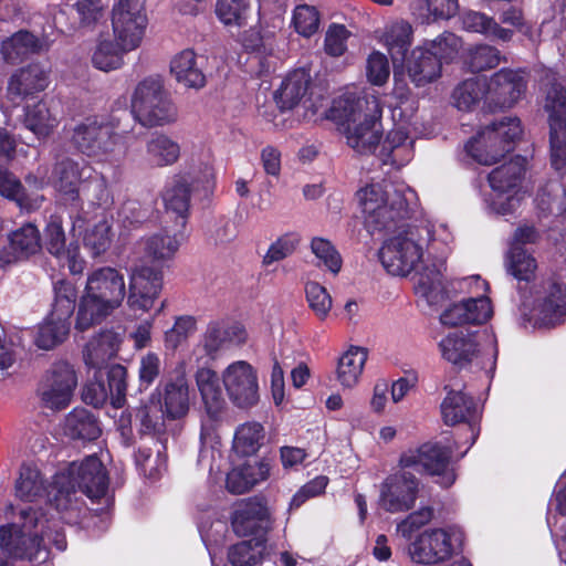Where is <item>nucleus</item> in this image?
Returning a JSON list of instances; mask_svg holds the SVG:
<instances>
[{"mask_svg": "<svg viewBox=\"0 0 566 566\" xmlns=\"http://www.w3.org/2000/svg\"><path fill=\"white\" fill-rule=\"evenodd\" d=\"M77 385L74 368L66 361H57L45 373L38 387L41 405L51 410L65 409Z\"/></svg>", "mask_w": 566, "mask_h": 566, "instance_id": "nucleus-14", "label": "nucleus"}, {"mask_svg": "<svg viewBox=\"0 0 566 566\" xmlns=\"http://www.w3.org/2000/svg\"><path fill=\"white\" fill-rule=\"evenodd\" d=\"M160 397L159 406L168 420H179L188 415L191 400L189 385L185 377L167 382Z\"/></svg>", "mask_w": 566, "mask_h": 566, "instance_id": "nucleus-34", "label": "nucleus"}, {"mask_svg": "<svg viewBox=\"0 0 566 566\" xmlns=\"http://www.w3.org/2000/svg\"><path fill=\"white\" fill-rule=\"evenodd\" d=\"M195 379L207 413L212 419H217L227 407L217 373L211 368L200 367L196 371Z\"/></svg>", "mask_w": 566, "mask_h": 566, "instance_id": "nucleus-32", "label": "nucleus"}, {"mask_svg": "<svg viewBox=\"0 0 566 566\" xmlns=\"http://www.w3.org/2000/svg\"><path fill=\"white\" fill-rule=\"evenodd\" d=\"M441 413L446 424L467 423L470 430L469 447H472L480 433L481 410L472 397L462 390H450L441 403Z\"/></svg>", "mask_w": 566, "mask_h": 566, "instance_id": "nucleus-23", "label": "nucleus"}, {"mask_svg": "<svg viewBox=\"0 0 566 566\" xmlns=\"http://www.w3.org/2000/svg\"><path fill=\"white\" fill-rule=\"evenodd\" d=\"M60 119L48 101L41 99L24 108L23 125L38 138H48L59 126Z\"/></svg>", "mask_w": 566, "mask_h": 566, "instance_id": "nucleus-38", "label": "nucleus"}, {"mask_svg": "<svg viewBox=\"0 0 566 566\" xmlns=\"http://www.w3.org/2000/svg\"><path fill=\"white\" fill-rule=\"evenodd\" d=\"M543 107L548 115V123L566 120V87L555 74L547 73L543 78Z\"/></svg>", "mask_w": 566, "mask_h": 566, "instance_id": "nucleus-44", "label": "nucleus"}, {"mask_svg": "<svg viewBox=\"0 0 566 566\" xmlns=\"http://www.w3.org/2000/svg\"><path fill=\"white\" fill-rule=\"evenodd\" d=\"M264 428L259 422H245L240 424L233 437V451L241 457L255 454L262 447Z\"/></svg>", "mask_w": 566, "mask_h": 566, "instance_id": "nucleus-50", "label": "nucleus"}, {"mask_svg": "<svg viewBox=\"0 0 566 566\" xmlns=\"http://www.w3.org/2000/svg\"><path fill=\"white\" fill-rule=\"evenodd\" d=\"M50 83L49 71L41 64H29L17 70L8 83V94L18 98L44 91Z\"/></svg>", "mask_w": 566, "mask_h": 566, "instance_id": "nucleus-30", "label": "nucleus"}, {"mask_svg": "<svg viewBox=\"0 0 566 566\" xmlns=\"http://www.w3.org/2000/svg\"><path fill=\"white\" fill-rule=\"evenodd\" d=\"M192 178L176 176L163 192V201L167 212L176 214L178 228H185L190 207V185Z\"/></svg>", "mask_w": 566, "mask_h": 566, "instance_id": "nucleus-37", "label": "nucleus"}, {"mask_svg": "<svg viewBox=\"0 0 566 566\" xmlns=\"http://www.w3.org/2000/svg\"><path fill=\"white\" fill-rule=\"evenodd\" d=\"M10 247L15 256H29L41 249V237L33 223H25L9 235Z\"/></svg>", "mask_w": 566, "mask_h": 566, "instance_id": "nucleus-56", "label": "nucleus"}, {"mask_svg": "<svg viewBox=\"0 0 566 566\" xmlns=\"http://www.w3.org/2000/svg\"><path fill=\"white\" fill-rule=\"evenodd\" d=\"M478 334L468 331L449 333L439 342L442 357L452 365L464 367L470 364L480 352Z\"/></svg>", "mask_w": 566, "mask_h": 566, "instance_id": "nucleus-25", "label": "nucleus"}, {"mask_svg": "<svg viewBox=\"0 0 566 566\" xmlns=\"http://www.w3.org/2000/svg\"><path fill=\"white\" fill-rule=\"evenodd\" d=\"M463 541L464 533L457 525L428 527L410 541L407 555L415 564L446 563L462 546Z\"/></svg>", "mask_w": 566, "mask_h": 566, "instance_id": "nucleus-7", "label": "nucleus"}, {"mask_svg": "<svg viewBox=\"0 0 566 566\" xmlns=\"http://www.w3.org/2000/svg\"><path fill=\"white\" fill-rule=\"evenodd\" d=\"M19 517L21 523L13 522L0 526V551L12 558L44 562L48 557L46 542L59 551L66 548L64 534L55 520L46 518L43 513L19 497Z\"/></svg>", "mask_w": 566, "mask_h": 566, "instance_id": "nucleus-1", "label": "nucleus"}, {"mask_svg": "<svg viewBox=\"0 0 566 566\" xmlns=\"http://www.w3.org/2000/svg\"><path fill=\"white\" fill-rule=\"evenodd\" d=\"M501 62V53L496 48L481 44L468 50L465 63L472 72H482L496 67Z\"/></svg>", "mask_w": 566, "mask_h": 566, "instance_id": "nucleus-63", "label": "nucleus"}, {"mask_svg": "<svg viewBox=\"0 0 566 566\" xmlns=\"http://www.w3.org/2000/svg\"><path fill=\"white\" fill-rule=\"evenodd\" d=\"M271 469L272 463L268 459H261L253 463L235 467L227 474V489L233 494L249 492L256 484L268 480Z\"/></svg>", "mask_w": 566, "mask_h": 566, "instance_id": "nucleus-31", "label": "nucleus"}, {"mask_svg": "<svg viewBox=\"0 0 566 566\" xmlns=\"http://www.w3.org/2000/svg\"><path fill=\"white\" fill-rule=\"evenodd\" d=\"M88 170V167L81 166L71 158H63L55 163L51 176H48L46 168L40 167L36 175H30L25 180L35 188L52 185L67 199L77 200L80 198V187L86 179L85 172Z\"/></svg>", "mask_w": 566, "mask_h": 566, "instance_id": "nucleus-16", "label": "nucleus"}, {"mask_svg": "<svg viewBox=\"0 0 566 566\" xmlns=\"http://www.w3.org/2000/svg\"><path fill=\"white\" fill-rule=\"evenodd\" d=\"M72 143L78 151L98 163L119 160L124 154L122 137L108 123L96 117L75 125Z\"/></svg>", "mask_w": 566, "mask_h": 566, "instance_id": "nucleus-8", "label": "nucleus"}, {"mask_svg": "<svg viewBox=\"0 0 566 566\" xmlns=\"http://www.w3.org/2000/svg\"><path fill=\"white\" fill-rule=\"evenodd\" d=\"M365 228L370 233L390 230L418 206V196L405 184H373L357 192Z\"/></svg>", "mask_w": 566, "mask_h": 566, "instance_id": "nucleus-3", "label": "nucleus"}, {"mask_svg": "<svg viewBox=\"0 0 566 566\" xmlns=\"http://www.w3.org/2000/svg\"><path fill=\"white\" fill-rule=\"evenodd\" d=\"M413 139L403 127H396L379 143L376 156L382 165L401 168L413 158Z\"/></svg>", "mask_w": 566, "mask_h": 566, "instance_id": "nucleus-27", "label": "nucleus"}, {"mask_svg": "<svg viewBox=\"0 0 566 566\" xmlns=\"http://www.w3.org/2000/svg\"><path fill=\"white\" fill-rule=\"evenodd\" d=\"M446 264L443 261L424 266L419 273L416 283L417 293L426 298L430 305H438L446 298V287L443 283V272Z\"/></svg>", "mask_w": 566, "mask_h": 566, "instance_id": "nucleus-40", "label": "nucleus"}, {"mask_svg": "<svg viewBox=\"0 0 566 566\" xmlns=\"http://www.w3.org/2000/svg\"><path fill=\"white\" fill-rule=\"evenodd\" d=\"M311 82L310 74L301 69L291 72L275 92V101L282 109H291L306 95Z\"/></svg>", "mask_w": 566, "mask_h": 566, "instance_id": "nucleus-43", "label": "nucleus"}, {"mask_svg": "<svg viewBox=\"0 0 566 566\" xmlns=\"http://www.w3.org/2000/svg\"><path fill=\"white\" fill-rule=\"evenodd\" d=\"M56 494L71 495L81 492L85 495H105L107 474L102 461L96 455L71 462L61 467L53 475Z\"/></svg>", "mask_w": 566, "mask_h": 566, "instance_id": "nucleus-9", "label": "nucleus"}, {"mask_svg": "<svg viewBox=\"0 0 566 566\" xmlns=\"http://www.w3.org/2000/svg\"><path fill=\"white\" fill-rule=\"evenodd\" d=\"M125 296V279L118 270L112 266L92 270L80 298L76 327L84 331L101 323L122 305Z\"/></svg>", "mask_w": 566, "mask_h": 566, "instance_id": "nucleus-5", "label": "nucleus"}, {"mask_svg": "<svg viewBox=\"0 0 566 566\" xmlns=\"http://www.w3.org/2000/svg\"><path fill=\"white\" fill-rule=\"evenodd\" d=\"M222 382L232 403L250 408L259 401V380L254 367L245 360H237L222 371Z\"/></svg>", "mask_w": 566, "mask_h": 566, "instance_id": "nucleus-18", "label": "nucleus"}, {"mask_svg": "<svg viewBox=\"0 0 566 566\" xmlns=\"http://www.w3.org/2000/svg\"><path fill=\"white\" fill-rule=\"evenodd\" d=\"M164 285V273L159 266L137 265L129 274L127 305L143 313L153 308Z\"/></svg>", "mask_w": 566, "mask_h": 566, "instance_id": "nucleus-19", "label": "nucleus"}, {"mask_svg": "<svg viewBox=\"0 0 566 566\" xmlns=\"http://www.w3.org/2000/svg\"><path fill=\"white\" fill-rule=\"evenodd\" d=\"M548 125L551 164L555 170H563L566 167V120L553 119Z\"/></svg>", "mask_w": 566, "mask_h": 566, "instance_id": "nucleus-60", "label": "nucleus"}, {"mask_svg": "<svg viewBox=\"0 0 566 566\" xmlns=\"http://www.w3.org/2000/svg\"><path fill=\"white\" fill-rule=\"evenodd\" d=\"M451 449L438 443H424L416 451L400 457L399 465L403 469L420 467L429 475L437 478L436 483L449 488L455 481V473L449 467Z\"/></svg>", "mask_w": 566, "mask_h": 566, "instance_id": "nucleus-15", "label": "nucleus"}, {"mask_svg": "<svg viewBox=\"0 0 566 566\" xmlns=\"http://www.w3.org/2000/svg\"><path fill=\"white\" fill-rule=\"evenodd\" d=\"M167 443H154V448L142 446L135 455L140 473L149 480H157L167 470Z\"/></svg>", "mask_w": 566, "mask_h": 566, "instance_id": "nucleus-45", "label": "nucleus"}, {"mask_svg": "<svg viewBox=\"0 0 566 566\" xmlns=\"http://www.w3.org/2000/svg\"><path fill=\"white\" fill-rule=\"evenodd\" d=\"M367 358V349L360 346H350L339 357L336 377L343 388H353L358 384Z\"/></svg>", "mask_w": 566, "mask_h": 566, "instance_id": "nucleus-42", "label": "nucleus"}, {"mask_svg": "<svg viewBox=\"0 0 566 566\" xmlns=\"http://www.w3.org/2000/svg\"><path fill=\"white\" fill-rule=\"evenodd\" d=\"M248 333L239 323L214 322L209 324L201 340V347L207 356L214 359L219 352L247 342Z\"/></svg>", "mask_w": 566, "mask_h": 566, "instance_id": "nucleus-26", "label": "nucleus"}, {"mask_svg": "<svg viewBox=\"0 0 566 566\" xmlns=\"http://www.w3.org/2000/svg\"><path fill=\"white\" fill-rule=\"evenodd\" d=\"M196 331L197 321L195 317L189 315L177 317L172 327L165 333V348L175 352L178 347L182 346Z\"/></svg>", "mask_w": 566, "mask_h": 566, "instance_id": "nucleus-62", "label": "nucleus"}, {"mask_svg": "<svg viewBox=\"0 0 566 566\" xmlns=\"http://www.w3.org/2000/svg\"><path fill=\"white\" fill-rule=\"evenodd\" d=\"M463 25L467 30L481 33L488 38L509 42L513 38V30L503 28L493 18L476 11H469L463 15Z\"/></svg>", "mask_w": 566, "mask_h": 566, "instance_id": "nucleus-48", "label": "nucleus"}, {"mask_svg": "<svg viewBox=\"0 0 566 566\" xmlns=\"http://www.w3.org/2000/svg\"><path fill=\"white\" fill-rule=\"evenodd\" d=\"M43 49V43L33 34L20 31L2 42L1 53L9 63H17L22 57L38 53Z\"/></svg>", "mask_w": 566, "mask_h": 566, "instance_id": "nucleus-49", "label": "nucleus"}, {"mask_svg": "<svg viewBox=\"0 0 566 566\" xmlns=\"http://www.w3.org/2000/svg\"><path fill=\"white\" fill-rule=\"evenodd\" d=\"M423 491L424 485L416 475L400 465L398 471L382 482L380 495H416Z\"/></svg>", "mask_w": 566, "mask_h": 566, "instance_id": "nucleus-52", "label": "nucleus"}, {"mask_svg": "<svg viewBox=\"0 0 566 566\" xmlns=\"http://www.w3.org/2000/svg\"><path fill=\"white\" fill-rule=\"evenodd\" d=\"M375 34L378 42L387 49L394 65L401 64L413 41L411 23L403 19H395L376 30Z\"/></svg>", "mask_w": 566, "mask_h": 566, "instance_id": "nucleus-24", "label": "nucleus"}, {"mask_svg": "<svg viewBox=\"0 0 566 566\" xmlns=\"http://www.w3.org/2000/svg\"><path fill=\"white\" fill-rule=\"evenodd\" d=\"M250 0H217L216 14L224 25L241 27L247 19Z\"/></svg>", "mask_w": 566, "mask_h": 566, "instance_id": "nucleus-61", "label": "nucleus"}, {"mask_svg": "<svg viewBox=\"0 0 566 566\" xmlns=\"http://www.w3.org/2000/svg\"><path fill=\"white\" fill-rule=\"evenodd\" d=\"M76 298L77 292L71 282L65 280L57 281L54 284V301L49 315L53 318L70 322L75 308Z\"/></svg>", "mask_w": 566, "mask_h": 566, "instance_id": "nucleus-55", "label": "nucleus"}, {"mask_svg": "<svg viewBox=\"0 0 566 566\" xmlns=\"http://www.w3.org/2000/svg\"><path fill=\"white\" fill-rule=\"evenodd\" d=\"M15 491L19 495H51L56 494L53 481L48 482L36 464L24 463L21 465L15 481Z\"/></svg>", "mask_w": 566, "mask_h": 566, "instance_id": "nucleus-46", "label": "nucleus"}, {"mask_svg": "<svg viewBox=\"0 0 566 566\" xmlns=\"http://www.w3.org/2000/svg\"><path fill=\"white\" fill-rule=\"evenodd\" d=\"M62 430L72 440L93 441L101 436L97 419L88 410L75 408L64 419Z\"/></svg>", "mask_w": 566, "mask_h": 566, "instance_id": "nucleus-41", "label": "nucleus"}, {"mask_svg": "<svg viewBox=\"0 0 566 566\" xmlns=\"http://www.w3.org/2000/svg\"><path fill=\"white\" fill-rule=\"evenodd\" d=\"M310 248L317 260L318 266H324L335 275L339 273L343 259L329 240L322 237H315L311 240Z\"/></svg>", "mask_w": 566, "mask_h": 566, "instance_id": "nucleus-59", "label": "nucleus"}, {"mask_svg": "<svg viewBox=\"0 0 566 566\" xmlns=\"http://www.w3.org/2000/svg\"><path fill=\"white\" fill-rule=\"evenodd\" d=\"M184 239L185 235L180 230L171 232L164 228L142 239L139 245L148 261L163 265L174 259Z\"/></svg>", "mask_w": 566, "mask_h": 566, "instance_id": "nucleus-28", "label": "nucleus"}, {"mask_svg": "<svg viewBox=\"0 0 566 566\" xmlns=\"http://www.w3.org/2000/svg\"><path fill=\"white\" fill-rule=\"evenodd\" d=\"M105 375L107 382L104 381V373L97 370L94 380L85 385L82 398L94 407L103 406L107 399H111L112 405L119 408L125 400L127 370L124 366L114 364L107 367Z\"/></svg>", "mask_w": 566, "mask_h": 566, "instance_id": "nucleus-17", "label": "nucleus"}, {"mask_svg": "<svg viewBox=\"0 0 566 566\" xmlns=\"http://www.w3.org/2000/svg\"><path fill=\"white\" fill-rule=\"evenodd\" d=\"M139 421V433L142 437H150L154 443H167L170 432L164 409L159 406V401L154 398L143 407L136 415Z\"/></svg>", "mask_w": 566, "mask_h": 566, "instance_id": "nucleus-35", "label": "nucleus"}, {"mask_svg": "<svg viewBox=\"0 0 566 566\" xmlns=\"http://www.w3.org/2000/svg\"><path fill=\"white\" fill-rule=\"evenodd\" d=\"M268 538L259 537L241 541L228 549V560L232 566H255L266 554Z\"/></svg>", "mask_w": 566, "mask_h": 566, "instance_id": "nucleus-47", "label": "nucleus"}, {"mask_svg": "<svg viewBox=\"0 0 566 566\" xmlns=\"http://www.w3.org/2000/svg\"><path fill=\"white\" fill-rule=\"evenodd\" d=\"M525 159L516 157L493 169L488 177L494 198L485 199L489 209L497 214L513 212L523 196L520 191L525 174Z\"/></svg>", "mask_w": 566, "mask_h": 566, "instance_id": "nucleus-12", "label": "nucleus"}, {"mask_svg": "<svg viewBox=\"0 0 566 566\" xmlns=\"http://www.w3.org/2000/svg\"><path fill=\"white\" fill-rule=\"evenodd\" d=\"M83 228L84 245L93 256H99L109 249L114 232L112 217L104 209L94 212L82 209L73 220V230Z\"/></svg>", "mask_w": 566, "mask_h": 566, "instance_id": "nucleus-21", "label": "nucleus"}, {"mask_svg": "<svg viewBox=\"0 0 566 566\" xmlns=\"http://www.w3.org/2000/svg\"><path fill=\"white\" fill-rule=\"evenodd\" d=\"M521 134L520 119L505 118L479 132L465 144L464 150L474 161L492 165L512 150V144Z\"/></svg>", "mask_w": 566, "mask_h": 566, "instance_id": "nucleus-10", "label": "nucleus"}, {"mask_svg": "<svg viewBox=\"0 0 566 566\" xmlns=\"http://www.w3.org/2000/svg\"><path fill=\"white\" fill-rule=\"evenodd\" d=\"M521 313L535 326L554 327L566 318V285L548 279L536 286L534 295L524 297Z\"/></svg>", "mask_w": 566, "mask_h": 566, "instance_id": "nucleus-11", "label": "nucleus"}, {"mask_svg": "<svg viewBox=\"0 0 566 566\" xmlns=\"http://www.w3.org/2000/svg\"><path fill=\"white\" fill-rule=\"evenodd\" d=\"M170 73L177 83L189 90H201L207 83L206 75L198 65L197 54L190 49L182 50L171 59Z\"/></svg>", "mask_w": 566, "mask_h": 566, "instance_id": "nucleus-33", "label": "nucleus"}, {"mask_svg": "<svg viewBox=\"0 0 566 566\" xmlns=\"http://www.w3.org/2000/svg\"><path fill=\"white\" fill-rule=\"evenodd\" d=\"M147 23L144 0H117L114 3L112 30L123 50H136L140 45Z\"/></svg>", "mask_w": 566, "mask_h": 566, "instance_id": "nucleus-13", "label": "nucleus"}, {"mask_svg": "<svg viewBox=\"0 0 566 566\" xmlns=\"http://www.w3.org/2000/svg\"><path fill=\"white\" fill-rule=\"evenodd\" d=\"M526 78L522 71L501 69L486 80V106L490 111L511 108L525 94Z\"/></svg>", "mask_w": 566, "mask_h": 566, "instance_id": "nucleus-20", "label": "nucleus"}, {"mask_svg": "<svg viewBox=\"0 0 566 566\" xmlns=\"http://www.w3.org/2000/svg\"><path fill=\"white\" fill-rule=\"evenodd\" d=\"M130 51L123 50L115 39L101 40L93 51L92 64L103 72L117 70L124 64L123 55Z\"/></svg>", "mask_w": 566, "mask_h": 566, "instance_id": "nucleus-53", "label": "nucleus"}, {"mask_svg": "<svg viewBox=\"0 0 566 566\" xmlns=\"http://www.w3.org/2000/svg\"><path fill=\"white\" fill-rule=\"evenodd\" d=\"M381 106L378 97L343 96L335 99L326 113V118L334 122L356 153L376 154L381 136Z\"/></svg>", "mask_w": 566, "mask_h": 566, "instance_id": "nucleus-2", "label": "nucleus"}, {"mask_svg": "<svg viewBox=\"0 0 566 566\" xmlns=\"http://www.w3.org/2000/svg\"><path fill=\"white\" fill-rule=\"evenodd\" d=\"M292 24L300 35L311 38L319 29L321 14L313 6L300 4L293 10Z\"/></svg>", "mask_w": 566, "mask_h": 566, "instance_id": "nucleus-64", "label": "nucleus"}, {"mask_svg": "<svg viewBox=\"0 0 566 566\" xmlns=\"http://www.w3.org/2000/svg\"><path fill=\"white\" fill-rule=\"evenodd\" d=\"M535 202L543 213L560 216L566 212V189L558 181H549L538 189Z\"/></svg>", "mask_w": 566, "mask_h": 566, "instance_id": "nucleus-54", "label": "nucleus"}, {"mask_svg": "<svg viewBox=\"0 0 566 566\" xmlns=\"http://www.w3.org/2000/svg\"><path fill=\"white\" fill-rule=\"evenodd\" d=\"M122 337L113 331H105L93 337L86 345L84 359L86 365L102 370V366L115 357Z\"/></svg>", "mask_w": 566, "mask_h": 566, "instance_id": "nucleus-39", "label": "nucleus"}, {"mask_svg": "<svg viewBox=\"0 0 566 566\" xmlns=\"http://www.w3.org/2000/svg\"><path fill=\"white\" fill-rule=\"evenodd\" d=\"M231 525L238 536L266 538L272 528V518L269 510L259 497H248L235 505Z\"/></svg>", "mask_w": 566, "mask_h": 566, "instance_id": "nucleus-22", "label": "nucleus"}, {"mask_svg": "<svg viewBox=\"0 0 566 566\" xmlns=\"http://www.w3.org/2000/svg\"><path fill=\"white\" fill-rule=\"evenodd\" d=\"M129 107L134 119L147 128L167 126L178 120V108L158 75L147 76L136 84Z\"/></svg>", "mask_w": 566, "mask_h": 566, "instance_id": "nucleus-6", "label": "nucleus"}, {"mask_svg": "<svg viewBox=\"0 0 566 566\" xmlns=\"http://www.w3.org/2000/svg\"><path fill=\"white\" fill-rule=\"evenodd\" d=\"M450 233L444 224L437 226L430 220L409 224L391 237L379 250V260L385 270L395 276H406L423 261V247L429 241L447 243Z\"/></svg>", "mask_w": 566, "mask_h": 566, "instance_id": "nucleus-4", "label": "nucleus"}, {"mask_svg": "<svg viewBox=\"0 0 566 566\" xmlns=\"http://www.w3.org/2000/svg\"><path fill=\"white\" fill-rule=\"evenodd\" d=\"M486 78H469L460 83L453 91L455 107L460 111H471L480 101L486 104Z\"/></svg>", "mask_w": 566, "mask_h": 566, "instance_id": "nucleus-51", "label": "nucleus"}, {"mask_svg": "<svg viewBox=\"0 0 566 566\" xmlns=\"http://www.w3.org/2000/svg\"><path fill=\"white\" fill-rule=\"evenodd\" d=\"M506 269L516 280L530 282L535 276L537 263L521 247H511L506 255Z\"/></svg>", "mask_w": 566, "mask_h": 566, "instance_id": "nucleus-58", "label": "nucleus"}, {"mask_svg": "<svg viewBox=\"0 0 566 566\" xmlns=\"http://www.w3.org/2000/svg\"><path fill=\"white\" fill-rule=\"evenodd\" d=\"M405 61L408 76L418 87L426 86L441 76V62L423 43L417 45Z\"/></svg>", "mask_w": 566, "mask_h": 566, "instance_id": "nucleus-29", "label": "nucleus"}, {"mask_svg": "<svg viewBox=\"0 0 566 566\" xmlns=\"http://www.w3.org/2000/svg\"><path fill=\"white\" fill-rule=\"evenodd\" d=\"M69 332L70 322L53 318L49 315L39 327L35 344L41 349H52L67 337Z\"/></svg>", "mask_w": 566, "mask_h": 566, "instance_id": "nucleus-57", "label": "nucleus"}, {"mask_svg": "<svg viewBox=\"0 0 566 566\" xmlns=\"http://www.w3.org/2000/svg\"><path fill=\"white\" fill-rule=\"evenodd\" d=\"M181 154L180 145L170 136L157 133L147 139L145 145L144 160L155 168H164L176 164Z\"/></svg>", "mask_w": 566, "mask_h": 566, "instance_id": "nucleus-36", "label": "nucleus"}]
</instances>
